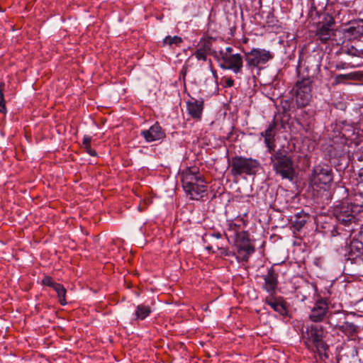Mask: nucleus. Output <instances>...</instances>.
Wrapping results in <instances>:
<instances>
[{
    "instance_id": "nucleus-11",
    "label": "nucleus",
    "mask_w": 363,
    "mask_h": 363,
    "mask_svg": "<svg viewBox=\"0 0 363 363\" xmlns=\"http://www.w3.org/2000/svg\"><path fill=\"white\" fill-rule=\"evenodd\" d=\"M204 177L197 167H190L183 170L181 174V182L184 191L193 186L195 182H204Z\"/></svg>"
},
{
    "instance_id": "nucleus-39",
    "label": "nucleus",
    "mask_w": 363,
    "mask_h": 363,
    "mask_svg": "<svg viewBox=\"0 0 363 363\" xmlns=\"http://www.w3.org/2000/svg\"><path fill=\"white\" fill-rule=\"evenodd\" d=\"M358 231V235L357 238H356V235H354V238L352 240V241H357L359 242H362L363 244V225L361 226L359 228Z\"/></svg>"
},
{
    "instance_id": "nucleus-23",
    "label": "nucleus",
    "mask_w": 363,
    "mask_h": 363,
    "mask_svg": "<svg viewBox=\"0 0 363 363\" xmlns=\"http://www.w3.org/2000/svg\"><path fill=\"white\" fill-rule=\"evenodd\" d=\"M247 225V221L242 218L237 217L235 220H228V230L233 232L234 235L240 233L241 231H245L244 228Z\"/></svg>"
},
{
    "instance_id": "nucleus-8",
    "label": "nucleus",
    "mask_w": 363,
    "mask_h": 363,
    "mask_svg": "<svg viewBox=\"0 0 363 363\" xmlns=\"http://www.w3.org/2000/svg\"><path fill=\"white\" fill-rule=\"evenodd\" d=\"M244 56L237 53L234 55H227L223 50L219 51L218 61H220L219 66L224 70H231L234 74H238L242 73Z\"/></svg>"
},
{
    "instance_id": "nucleus-5",
    "label": "nucleus",
    "mask_w": 363,
    "mask_h": 363,
    "mask_svg": "<svg viewBox=\"0 0 363 363\" xmlns=\"http://www.w3.org/2000/svg\"><path fill=\"white\" fill-rule=\"evenodd\" d=\"M260 167L259 162L252 157L234 156L230 163V174L237 177L243 175H255Z\"/></svg>"
},
{
    "instance_id": "nucleus-46",
    "label": "nucleus",
    "mask_w": 363,
    "mask_h": 363,
    "mask_svg": "<svg viewBox=\"0 0 363 363\" xmlns=\"http://www.w3.org/2000/svg\"><path fill=\"white\" fill-rule=\"evenodd\" d=\"M233 49L231 47H227L225 48V52L224 53H227V55H232L231 52H233Z\"/></svg>"
},
{
    "instance_id": "nucleus-9",
    "label": "nucleus",
    "mask_w": 363,
    "mask_h": 363,
    "mask_svg": "<svg viewBox=\"0 0 363 363\" xmlns=\"http://www.w3.org/2000/svg\"><path fill=\"white\" fill-rule=\"evenodd\" d=\"M215 38L211 36L202 37L197 45L196 50L192 54L198 61L206 62L208 59V55H212L217 60L218 55L216 51L213 50V41Z\"/></svg>"
},
{
    "instance_id": "nucleus-1",
    "label": "nucleus",
    "mask_w": 363,
    "mask_h": 363,
    "mask_svg": "<svg viewBox=\"0 0 363 363\" xmlns=\"http://www.w3.org/2000/svg\"><path fill=\"white\" fill-rule=\"evenodd\" d=\"M333 215L338 221V224L330 230L331 235L342 236L344 240L350 238L359 228L363 225L361 216L348 204V201L340 202L333 208Z\"/></svg>"
},
{
    "instance_id": "nucleus-2",
    "label": "nucleus",
    "mask_w": 363,
    "mask_h": 363,
    "mask_svg": "<svg viewBox=\"0 0 363 363\" xmlns=\"http://www.w3.org/2000/svg\"><path fill=\"white\" fill-rule=\"evenodd\" d=\"M328 332L321 325H306L301 332V340L306 348L318 354L321 361L329 358V346L324 340Z\"/></svg>"
},
{
    "instance_id": "nucleus-42",
    "label": "nucleus",
    "mask_w": 363,
    "mask_h": 363,
    "mask_svg": "<svg viewBox=\"0 0 363 363\" xmlns=\"http://www.w3.org/2000/svg\"><path fill=\"white\" fill-rule=\"evenodd\" d=\"M211 236L216 238L217 240H220L222 239L223 234L220 232H213V233L211 234Z\"/></svg>"
},
{
    "instance_id": "nucleus-27",
    "label": "nucleus",
    "mask_w": 363,
    "mask_h": 363,
    "mask_svg": "<svg viewBox=\"0 0 363 363\" xmlns=\"http://www.w3.org/2000/svg\"><path fill=\"white\" fill-rule=\"evenodd\" d=\"M346 201H348V204L352 206L357 213L363 212V195L361 193L354 194L353 196H350Z\"/></svg>"
},
{
    "instance_id": "nucleus-18",
    "label": "nucleus",
    "mask_w": 363,
    "mask_h": 363,
    "mask_svg": "<svg viewBox=\"0 0 363 363\" xmlns=\"http://www.w3.org/2000/svg\"><path fill=\"white\" fill-rule=\"evenodd\" d=\"M140 135L147 143L162 140L166 136L165 133L157 122L150 126L149 129L142 130Z\"/></svg>"
},
{
    "instance_id": "nucleus-14",
    "label": "nucleus",
    "mask_w": 363,
    "mask_h": 363,
    "mask_svg": "<svg viewBox=\"0 0 363 363\" xmlns=\"http://www.w3.org/2000/svg\"><path fill=\"white\" fill-rule=\"evenodd\" d=\"M309 18L318 26H333L335 25V19L333 16L325 12H320L316 7L311 6L309 13Z\"/></svg>"
},
{
    "instance_id": "nucleus-38",
    "label": "nucleus",
    "mask_w": 363,
    "mask_h": 363,
    "mask_svg": "<svg viewBox=\"0 0 363 363\" xmlns=\"http://www.w3.org/2000/svg\"><path fill=\"white\" fill-rule=\"evenodd\" d=\"M359 65V64H357L356 65H351V63L340 62L335 65V69L340 70V69H347L348 67H354L356 66L357 67Z\"/></svg>"
},
{
    "instance_id": "nucleus-12",
    "label": "nucleus",
    "mask_w": 363,
    "mask_h": 363,
    "mask_svg": "<svg viewBox=\"0 0 363 363\" xmlns=\"http://www.w3.org/2000/svg\"><path fill=\"white\" fill-rule=\"evenodd\" d=\"M264 303L283 317L289 316V304L281 296L270 295L265 297Z\"/></svg>"
},
{
    "instance_id": "nucleus-24",
    "label": "nucleus",
    "mask_w": 363,
    "mask_h": 363,
    "mask_svg": "<svg viewBox=\"0 0 363 363\" xmlns=\"http://www.w3.org/2000/svg\"><path fill=\"white\" fill-rule=\"evenodd\" d=\"M308 219V213H305L303 211H301L295 213L294 216L291 217V221L293 227L296 230H300L305 225Z\"/></svg>"
},
{
    "instance_id": "nucleus-28",
    "label": "nucleus",
    "mask_w": 363,
    "mask_h": 363,
    "mask_svg": "<svg viewBox=\"0 0 363 363\" xmlns=\"http://www.w3.org/2000/svg\"><path fill=\"white\" fill-rule=\"evenodd\" d=\"M152 313L151 307L144 303L139 304L136 306L135 311V317L137 320H143L148 317Z\"/></svg>"
},
{
    "instance_id": "nucleus-47",
    "label": "nucleus",
    "mask_w": 363,
    "mask_h": 363,
    "mask_svg": "<svg viewBox=\"0 0 363 363\" xmlns=\"http://www.w3.org/2000/svg\"><path fill=\"white\" fill-rule=\"evenodd\" d=\"M206 250L208 252H211L212 253H215L216 252L213 250V246L212 245H208L206 247Z\"/></svg>"
},
{
    "instance_id": "nucleus-22",
    "label": "nucleus",
    "mask_w": 363,
    "mask_h": 363,
    "mask_svg": "<svg viewBox=\"0 0 363 363\" xmlns=\"http://www.w3.org/2000/svg\"><path fill=\"white\" fill-rule=\"evenodd\" d=\"M345 33H349L354 38L363 37V20L351 21L349 27L345 30Z\"/></svg>"
},
{
    "instance_id": "nucleus-49",
    "label": "nucleus",
    "mask_w": 363,
    "mask_h": 363,
    "mask_svg": "<svg viewBox=\"0 0 363 363\" xmlns=\"http://www.w3.org/2000/svg\"><path fill=\"white\" fill-rule=\"evenodd\" d=\"M347 315V313H345V314L344 315V318H346Z\"/></svg>"
},
{
    "instance_id": "nucleus-37",
    "label": "nucleus",
    "mask_w": 363,
    "mask_h": 363,
    "mask_svg": "<svg viewBox=\"0 0 363 363\" xmlns=\"http://www.w3.org/2000/svg\"><path fill=\"white\" fill-rule=\"evenodd\" d=\"M220 83L223 88H230L234 86L235 82L231 77L224 76L221 78Z\"/></svg>"
},
{
    "instance_id": "nucleus-17",
    "label": "nucleus",
    "mask_w": 363,
    "mask_h": 363,
    "mask_svg": "<svg viewBox=\"0 0 363 363\" xmlns=\"http://www.w3.org/2000/svg\"><path fill=\"white\" fill-rule=\"evenodd\" d=\"M347 256V259L352 264H360L363 262V244L351 240Z\"/></svg>"
},
{
    "instance_id": "nucleus-4",
    "label": "nucleus",
    "mask_w": 363,
    "mask_h": 363,
    "mask_svg": "<svg viewBox=\"0 0 363 363\" xmlns=\"http://www.w3.org/2000/svg\"><path fill=\"white\" fill-rule=\"evenodd\" d=\"M270 153V161L275 173L281 176L282 179L293 180L295 168L292 157L283 149L274 150Z\"/></svg>"
},
{
    "instance_id": "nucleus-30",
    "label": "nucleus",
    "mask_w": 363,
    "mask_h": 363,
    "mask_svg": "<svg viewBox=\"0 0 363 363\" xmlns=\"http://www.w3.org/2000/svg\"><path fill=\"white\" fill-rule=\"evenodd\" d=\"M182 43L183 39L179 36L167 35L163 39L162 45V47L169 46V48H172L173 45L179 46Z\"/></svg>"
},
{
    "instance_id": "nucleus-32",
    "label": "nucleus",
    "mask_w": 363,
    "mask_h": 363,
    "mask_svg": "<svg viewBox=\"0 0 363 363\" xmlns=\"http://www.w3.org/2000/svg\"><path fill=\"white\" fill-rule=\"evenodd\" d=\"M54 290L56 291V293L57 294L60 304L61 306L67 305V300H66L67 290L65 288V286L61 284H58V285L56 286V288Z\"/></svg>"
},
{
    "instance_id": "nucleus-13",
    "label": "nucleus",
    "mask_w": 363,
    "mask_h": 363,
    "mask_svg": "<svg viewBox=\"0 0 363 363\" xmlns=\"http://www.w3.org/2000/svg\"><path fill=\"white\" fill-rule=\"evenodd\" d=\"M278 277V272L273 266L268 269L267 274L262 276V289L269 294V296L276 294L279 286Z\"/></svg>"
},
{
    "instance_id": "nucleus-36",
    "label": "nucleus",
    "mask_w": 363,
    "mask_h": 363,
    "mask_svg": "<svg viewBox=\"0 0 363 363\" xmlns=\"http://www.w3.org/2000/svg\"><path fill=\"white\" fill-rule=\"evenodd\" d=\"M235 237V244L250 242L247 231H241L240 233L236 235Z\"/></svg>"
},
{
    "instance_id": "nucleus-25",
    "label": "nucleus",
    "mask_w": 363,
    "mask_h": 363,
    "mask_svg": "<svg viewBox=\"0 0 363 363\" xmlns=\"http://www.w3.org/2000/svg\"><path fill=\"white\" fill-rule=\"evenodd\" d=\"M333 26H318L316 36L323 43H328L331 37L334 35Z\"/></svg>"
},
{
    "instance_id": "nucleus-35",
    "label": "nucleus",
    "mask_w": 363,
    "mask_h": 363,
    "mask_svg": "<svg viewBox=\"0 0 363 363\" xmlns=\"http://www.w3.org/2000/svg\"><path fill=\"white\" fill-rule=\"evenodd\" d=\"M59 283L54 281L52 277L48 275H45L41 280V284L44 286H49L53 289L56 288Z\"/></svg>"
},
{
    "instance_id": "nucleus-29",
    "label": "nucleus",
    "mask_w": 363,
    "mask_h": 363,
    "mask_svg": "<svg viewBox=\"0 0 363 363\" xmlns=\"http://www.w3.org/2000/svg\"><path fill=\"white\" fill-rule=\"evenodd\" d=\"M358 78V74L357 72H350L348 74H337L335 77V84H345L347 81L356 80Z\"/></svg>"
},
{
    "instance_id": "nucleus-20",
    "label": "nucleus",
    "mask_w": 363,
    "mask_h": 363,
    "mask_svg": "<svg viewBox=\"0 0 363 363\" xmlns=\"http://www.w3.org/2000/svg\"><path fill=\"white\" fill-rule=\"evenodd\" d=\"M237 253L235 255L238 262H247L250 257L255 252L254 245L250 242L235 244Z\"/></svg>"
},
{
    "instance_id": "nucleus-21",
    "label": "nucleus",
    "mask_w": 363,
    "mask_h": 363,
    "mask_svg": "<svg viewBox=\"0 0 363 363\" xmlns=\"http://www.w3.org/2000/svg\"><path fill=\"white\" fill-rule=\"evenodd\" d=\"M334 328L351 340H354L360 331L359 326L347 321H344L342 324H336Z\"/></svg>"
},
{
    "instance_id": "nucleus-40",
    "label": "nucleus",
    "mask_w": 363,
    "mask_h": 363,
    "mask_svg": "<svg viewBox=\"0 0 363 363\" xmlns=\"http://www.w3.org/2000/svg\"><path fill=\"white\" fill-rule=\"evenodd\" d=\"M6 112V100L4 96L0 97V113H5Z\"/></svg>"
},
{
    "instance_id": "nucleus-3",
    "label": "nucleus",
    "mask_w": 363,
    "mask_h": 363,
    "mask_svg": "<svg viewBox=\"0 0 363 363\" xmlns=\"http://www.w3.org/2000/svg\"><path fill=\"white\" fill-rule=\"evenodd\" d=\"M300 72V62L296 67L298 80L295 83L292 91L295 97L296 105L298 108L308 106L312 99V86L313 80L312 77Z\"/></svg>"
},
{
    "instance_id": "nucleus-6",
    "label": "nucleus",
    "mask_w": 363,
    "mask_h": 363,
    "mask_svg": "<svg viewBox=\"0 0 363 363\" xmlns=\"http://www.w3.org/2000/svg\"><path fill=\"white\" fill-rule=\"evenodd\" d=\"M333 181L332 167L320 163L313 167L309 176V184L313 189H327Z\"/></svg>"
},
{
    "instance_id": "nucleus-44",
    "label": "nucleus",
    "mask_w": 363,
    "mask_h": 363,
    "mask_svg": "<svg viewBox=\"0 0 363 363\" xmlns=\"http://www.w3.org/2000/svg\"><path fill=\"white\" fill-rule=\"evenodd\" d=\"M209 62H210V64H211V71H212L213 75V77H214L216 79H217V78H218L217 72H216V70H215V69L213 68V66H212V62H211V59L209 60Z\"/></svg>"
},
{
    "instance_id": "nucleus-16",
    "label": "nucleus",
    "mask_w": 363,
    "mask_h": 363,
    "mask_svg": "<svg viewBox=\"0 0 363 363\" xmlns=\"http://www.w3.org/2000/svg\"><path fill=\"white\" fill-rule=\"evenodd\" d=\"M204 108V100L196 99L191 97L186 101V111L189 116L194 120L199 121L201 120Z\"/></svg>"
},
{
    "instance_id": "nucleus-45",
    "label": "nucleus",
    "mask_w": 363,
    "mask_h": 363,
    "mask_svg": "<svg viewBox=\"0 0 363 363\" xmlns=\"http://www.w3.org/2000/svg\"><path fill=\"white\" fill-rule=\"evenodd\" d=\"M359 177L360 180V183H363V167L360 169L359 172Z\"/></svg>"
},
{
    "instance_id": "nucleus-7",
    "label": "nucleus",
    "mask_w": 363,
    "mask_h": 363,
    "mask_svg": "<svg viewBox=\"0 0 363 363\" xmlns=\"http://www.w3.org/2000/svg\"><path fill=\"white\" fill-rule=\"evenodd\" d=\"M244 52V60L247 69L252 72L254 69L261 71L264 65L273 59L274 55L269 50L260 48H252Z\"/></svg>"
},
{
    "instance_id": "nucleus-48",
    "label": "nucleus",
    "mask_w": 363,
    "mask_h": 363,
    "mask_svg": "<svg viewBox=\"0 0 363 363\" xmlns=\"http://www.w3.org/2000/svg\"><path fill=\"white\" fill-rule=\"evenodd\" d=\"M224 235H225V236L226 240H228V238L227 234H225V233Z\"/></svg>"
},
{
    "instance_id": "nucleus-26",
    "label": "nucleus",
    "mask_w": 363,
    "mask_h": 363,
    "mask_svg": "<svg viewBox=\"0 0 363 363\" xmlns=\"http://www.w3.org/2000/svg\"><path fill=\"white\" fill-rule=\"evenodd\" d=\"M297 123L306 132L308 133L311 129L313 119L308 114L306 111H301L296 118Z\"/></svg>"
},
{
    "instance_id": "nucleus-15",
    "label": "nucleus",
    "mask_w": 363,
    "mask_h": 363,
    "mask_svg": "<svg viewBox=\"0 0 363 363\" xmlns=\"http://www.w3.org/2000/svg\"><path fill=\"white\" fill-rule=\"evenodd\" d=\"M278 121L275 117L269 123L267 129L261 133V136L264 139V143L269 152H272L275 150V136L277 133Z\"/></svg>"
},
{
    "instance_id": "nucleus-41",
    "label": "nucleus",
    "mask_w": 363,
    "mask_h": 363,
    "mask_svg": "<svg viewBox=\"0 0 363 363\" xmlns=\"http://www.w3.org/2000/svg\"><path fill=\"white\" fill-rule=\"evenodd\" d=\"M5 86L6 84L4 82L2 81L0 82V97L4 96V91L5 89Z\"/></svg>"
},
{
    "instance_id": "nucleus-33",
    "label": "nucleus",
    "mask_w": 363,
    "mask_h": 363,
    "mask_svg": "<svg viewBox=\"0 0 363 363\" xmlns=\"http://www.w3.org/2000/svg\"><path fill=\"white\" fill-rule=\"evenodd\" d=\"M91 137L89 135H84L82 140V145L86 152L92 157L97 156V152L91 147Z\"/></svg>"
},
{
    "instance_id": "nucleus-34",
    "label": "nucleus",
    "mask_w": 363,
    "mask_h": 363,
    "mask_svg": "<svg viewBox=\"0 0 363 363\" xmlns=\"http://www.w3.org/2000/svg\"><path fill=\"white\" fill-rule=\"evenodd\" d=\"M345 52L352 56L363 59V49H358L354 46L347 48Z\"/></svg>"
},
{
    "instance_id": "nucleus-31",
    "label": "nucleus",
    "mask_w": 363,
    "mask_h": 363,
    "mask_svg": "<svg viewBox=\"0 0 363 363\" xmlns=\"http://www.w3.org/2000/svg\"><path fill=\"white\" fill-rule=\"evenodd\" d=\"M214 245L216 247L218 250L220 252V257H234L235 256V253L231 250H230L229 247L224 245V243L221 242H216Z\"/></svg>"
},
{
    "instance_id": "nucleus-10",
    "label": "nucleus",
    "mask_w": 363,
    "mask_h": 363,
    "mask_svg": "<svg viewBox=\"0 0 363 363\" xmlns=\"http://www.w3.org/2000/svg\"><path fill=\"white\" fill-rule=\"evenodd\" d=\"M329 314V303L328 299L320 296L315 301L308 318L313 323H321L326 320Z\"/></svg>"
},
{
    "instance_id": "nucleus-19",
    "label": "nucleus",
    "mask_w": 363,
    "mask_h": 363,
    "mask_svg": "<svg viewBox=\"0 0 363 363\" xmlns=\"http://www.w3.org/2000/svg\"><path fill=\"white\" fill-rule=\"evenodd\" d=\"M207 181L204 177V182H195L193 186H191L185 192L190 196L192 200H200L206 196L208 189Z\"/></svg>"
},
{
    "instance_id": "nucleus-43",
    "label": "nucleus",
    "mask_w": 363,
    "mask_h": 363,
    "mask_svg": "<svg viewBox=\"0 0 363 363\" xmlns=\"http://www.w3.org/2000/svg\"><path fill=\"white\" fill-rule=\"evenodd\" d=\"M186 72H187V67L186 66H184L180 72V74L183 76V78L184 79L185 78V76L186 74Z\"/></svg>"
}]
</instances>
